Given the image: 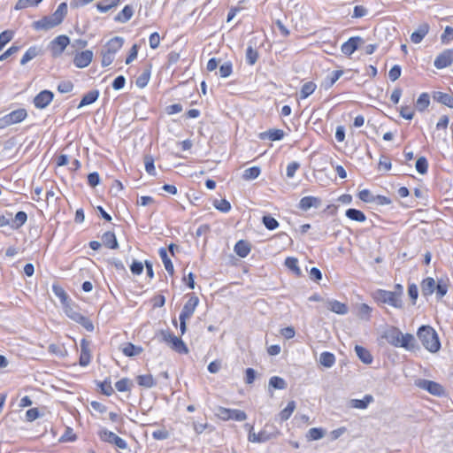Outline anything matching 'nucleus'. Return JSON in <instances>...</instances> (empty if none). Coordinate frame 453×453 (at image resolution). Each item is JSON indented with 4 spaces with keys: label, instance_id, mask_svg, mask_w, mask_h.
<instances>
[{
    "label": "nucleus",
    "instance_id": "nucleus-26",
    "mask_svg": "<svg viewBox=\"0 0 453 453\" xmlns=\"http://www.w3.org/2000/svg\"><path fill=\"white\" fill-rule=\"evenodd\" d=\"M133 14H134L133 7L130 5H126L123 8V10L115 16L114 20L116 22L126 23L128 20H130Z\"/></svg>",
    "mask_w": 453,
    "mask_h": 453
},
{
    "label": "nucleus",
    "instance_id": "nucleus-11",
    "mask_svg": "<svg viewBox=\"0 0 453 453\" xmlns=\"http://www.w3.org/2000/svg\"><path fill=\"white\" fill-rule=\"evenodd\" d=\"M363 42L364 40L360 36L350 37L347 42H345L342 45L341 50L344 55L350 56L358 49L359 45Z\"/></svg>",
    "mask_w": 453,
    "mask_h": 453
},
{
    "label": "nucleus",
    "instance_id": "nucleus-24",
    "mask_svg": "<svg viewBox=\"0 0 453 453\" xmlns=\"http://www.w3.org/2000/svg\"><path fill=\"white\" fill-rule=\"evenodd\" d=\"M399 347L404 348L408 350L415 349V338L411 334L401 333Z\"/></svg>",
    "mask_w": 453,
    "mask_h": 453
},
{
    "label": "nucleus",
    "instance_id": "nucleus-8",
    "mask_svg": "<svg viewBox=\"0 0 453 453\" xmlns=\"http://www.w3.org/2000/svg\"><path fill=\"white\" fill-rule=\"evenodd\" d=\"M54 94L50 90H42L34 98V104L37 109L46 108L53 100Z\"/></svg>",
    "mask_w": 453,
    "mask_h": 453
},
{
    "label": "nucleus",
    "instance_id": "nucleus-46",
    "mask_svg": "<svg viewBox=\"0 0 453 453\" xmlns=\"http://www.w3.org/2000/svg\"><path fill=\"white\" fill-rule=\"evenodd\" d=\"M285 265L291 270L296 275L300 276L301 275V270L298 266V260L297 258L288 257L285 260Z\"/></svg>",
    "mask_w": 453,
    "mask_h": 453
},
{
    "label": "nucleus",
    "instance_id": "nucleus-13",
    "mask_svg": "<svg viewBox=\"0 0 453 453\" xmlns=\"http://www.w3.org/2000/svg\"><path fill=\"white\" fill-rule=\"evenodd\" d=\"M58 26V23L54 20L52 16H44L42 19L36 20L33 23V27L35 30H50L55 27Z\"/></svg>",
    "mask_w": 453,
    "mask_h": 453
},
{
    "label": "nucleus",
    "instance_id": "nucleus-63",
    "mask_svg": "<svg viewBox=\"0 0 453 453\" xmlns=\"http://www.w3.org/2000/svg\"><path fill=\"white\" fill-rule=\"evenodd\" d=\"M372 308L366 303H361L358 307V316L365 320H369L371 317Z\"/></svg>",
    "mask_w": 453,
    "mask_h": 453
},
{
    "label": "nucleus",
    "instance_id": "nucleus-15",
    "mask_svg": "<svg viewBox=\"0 0 453 453\" xmlns=\"http://www.w3.org/2000/svg\"><path fill=\"white\" fill-rule=\"evenodd\" d=\"M90 357L89 342L82 339L81 342L80 365L81 366H87L90 362Z\"/></svg>",
    "mask_w": 453,
    "mask_h": 453
},
{
    "label": "nucleus",
    "instance_id": "nucleus-47",
    "mask_svg": "<svg viewBox=\"0 0 453 453\" xmlns=\"http://www.w3.org/2000/svg\"><path fill=\"white\" fill-rule=\"evenodd\" d=\"M261 173V170L258 166H252L246 169L242 174V178L245 180H251L257 179Z\"/></svg>",
    "mask_w": 453,
    "mask_h": 453
},
{
    "label": "nucleus",
    "instance_id": "nucleus-10",
    "mask_svg": "<svg viewBox=\"0 0 453 453\" xmlns=\"http://www.w3.org/2000/svg\"><path fill=\"white\" fill-rule=\"evenodd\" d=\"M70 40L67 35H62L57 36L50 42V49L53 56H59L65 50L66 46L69 44Z\"/></svg>",
    "mask_w": 453,
    "mask_h": 453
},
{
    "label": "nucleus",
    "instance_id": "nucleus-41",
    "mask_svg": "<svg viewBox=\"0 0 453 453\" xmlns=\"http://www.w3.org/2000/svg\"><path fill=\"white\" fill-rule=\"evenodd\" d=\"M430 104V96L427 93H422L419 95L417 102L416 108L419 111H424Z\"/></svg>",
    "mask_w": 453,
    "mask_h": 453
},
{
    "label": "nucleus",
    "instance_id": "nucleus-49",
    "mask_svg": "<svg viewBox=\"0 0 453 453\" xmlns=\"http://www.w3.org/2000/svg\"><path fill=\"white\" fill-rule=\"evenodd\" d=\"M325 436V430L322 428L312 427L307 433V439L309 441H316Z\"/></svg>",
    "mask_w": 453,
    "mask_h": 453
},
{
    "label": "nucleus",
    "instance_id": "nucleus-17",
    "mask_svg": "<svg viewBox=\"0 0 453 453\" xmlns=\"http://www.w3.org/2000/svg\"><path fill=\"white\" fill-rule=\"evenodd\" d=\"M433 98L434 101L453 109V96L448 93L435 91L433 94Z\"/></svg>",
    "mask_w": 453,
    "mask_h": 453
},
{
    "label": "nucleus",
    "instance_id": "nucleus-23",
    "mask_svg": "<svg viewBox=\"0 0 453 453\" xmlns=\"http://www.w3.org/2000/svg\"><path fill=\"white\" fill-rule=\"evenodd\" d=\"M355 352L357 354V356L358 357V358L365 365H370L372 364V354L370 353V351L368 349H366L365 348L360 346V345H356L355 346Z\"/></svg>",
    "mask_w": 453,
    "mask_h": 453
},
{
    "label": "nucleus",
    "instance_id": "nucleus-53",
    "mask_svg": "<svg viewBox=\"0 0 453 453\" xmlns=\"http://www.w3.org/2000/svg\"><path fill=\"white\" fill-rule=\"evenodd\" d=\"M75 322L81 325L88 332H93L95 329L93 322L82 314H80Z\"/></svg>",
    "mask_w": 453,
    "mask_h": 453
},
{
    "label": "nucleus",
    "instance_id": "nucleus-34",
    "mask_svg": "<svg viewBox=\"0 0 453 453\" xmlns=\"http://www.w3.org/2000/svg\"><path fill=\"white\" fill-rule=\"evenodd\" d=\"M67 14V4L66 3H61L57 10L51 15L58 25L61 24L65 15Z\"/></svg>",
    "mask_w": 453,
    "mask_h": 453
},
{
    "label": "nucleus",
    "instance_id": "nucleus-5",
    "mask_svg": "<svg viewBox=\"0 0 453 453\" xmlns=\"http://www.w3.org/2000/svg\"><path fill=\"white\" fill-rule=\"evenodd\" d=\"M99 437L102 441L114 444L119 449H126L127 448V444L125 440L107 429H102L99 432Z\"/></svg>",
    "mask_w": 453,
    "mask_h": 453
},
{
    "label": "nucleus",
    "instance_id": "nucleus-6",
    "mask_svg": "<svg viewBox=\"0 0 453 453\" xmlns=\"http://www.w3.org/2000/svg\"><path fill=\"white\" fill-rule=\"evenodd\" d=\"M453 63V49H447L440 53L434 59V65L437 69H443Z\"/></svg>",
    "mask_w": 453,
    "mask_h": 453
},
{
    "label": "nucleus",
    "instance_id": "nucleus-27",
    "mask_svg": "<svg viewBox=\"0 0 453 453\" xmlns=\"http://www.w3.org/2000/svg\"><path fill=\"white\" fill-rule=\"evenodd\" d=\"M7 116H8V119H9L11 124L13 125V124H17V123L23 121L27 118V112L25 109L20 108V109L12 111L9 114H7Z\"/></svg>",
    "mask_w": 453,
    "mask_h": 453
},
{
    "label": "nucleus",
    "instance_id": "nucleus-12",
    "mask_svg": "<svg viewBox=\"0 0 453 453\" xmlns=\"http://www.w3.org/2000/svg\"><path fill=\"white\" fill-rule=\"evenodd\" d=\"M93 58V52L91 50H84L78 54L73 58V64L79 68H84L88 66Z\"/></svg>",
    "mask_w": 453,
    "mask_h": 453
},
{
    "label": "nucleus",
    "instance_id": "nucleus-31",
    "mask_svg": "<svg viewBox=\"0 0 453 453\" xmlns=\"http://www.w3.org/2000/svg\"><path fill=\"white\" fill-rule=\"evenodd\" d=\"M158 254L162 259V262L164 264V266H165L166 272L170 275H173L174 273V268H173V265L171 259L169 258V257L167 255L166 250L165 248H160L158 250Z\"/></svg>",
    "mask_w": 453,
    "mask_h": 453
},
{
    "label": "nucleus",
    "instance_id": "nucleus-43",
    "mask_svg": "<svg viewBox=\"0 0 453 453\" xmlns=\"http://www.w3.org/2000/svg\"><path fill=\"white\" fill-rule=\"evenodd\" d=\"M436 296L438 299L442 298L448 292V282L443 279H440L437 280L435 285Z\"/></svg>",
    "mask_w": 453,
    "mask_h": 453
},
{
    "label": "nucleus",
    "instance_id": "nucleus-30",
    "mask_svg": "<svg viewBox=\"0 0 453 453\" xmlns=\"http://www.w3.org/2000/svg\"><path fill=\"white\" fill-rule=\"evenodd\" d=\"M27 220V215L25 211H18L15 217L12 218L11 228L13 230H17L20 228Z\"/></svg>",
    "mask_w": 453,
    "mask_h": 453
},
{
    "label": "nucleus",
    "instance_id": "nucleus-2",
    "mask_svg": "<svg viewBox=\"0 0 453 453\" xmlns=\"http://www.w3.org/2000/svg\"><path fill=\"white\" fill-rule=\"evenodd\" d=\"M374 300L379 303H386L395 309H403V299H399L392 291L377 289L373 293Z\"/></svg>",
    "mask_w": 453,
    "mask_h": 453
},
{
    "label": "nucleus",
    "instance_id": "nucleus-35",
    "mask_svg": "<svg viewBox=\"0 0 453 453\" xmlns=\"http://www.w3.org/2000/svg\"><path fill=\"white\" fill-rule=\"evenodd\" d=\"M63 310L65 313V315L71 319L72 320L75 321L76 319L80 316V312L77 310V306L72 302H68V303H65L63 305Z\"/></svg>",
    "mask_w": 453,
    "mask_h": 453
},
{
    "label": "nucleus",
    "instance_id": "nucleus-9",
    "mask_svg": "<svg viewBox=\"0 0 453 453\" xmlns=\"http://www.w3.org/2000/svg\"><path fill=\"white\" fill-rule=\"evenodd\" d=\"M199 303V299L194 294L190 295L188 300L185 303L180 313V317L189 319L194 314L196 308Z\"/></svg>",
    "mask_w": 453,
    "mask_h": 453
},
{
    "label": "nucleus",
    "instance_id": "nucleus-33",
    "mask_svg": "<svg viewBox=\"0 0 453 453\" xmlns=\"http://www.w3.org/2000/svg\"><path fill=\"white\" fill-rule=\"evenodd\" d=\"M345 215L348 219L357 222H365L366 219V216L363 211L354 208L348 209L345 211Z\"/></svg>",
    "mask_w": 453,
    "mask_h": 453
},
{
    "label": "nucleus",
    "instance_id": "nucleus-58",
    "mask_svg": "<svg viewBox=\"0 0 453 453\" xmlns=\"http://www.w3.org/2000/svg\"><path fill=\"white\" fill-rule=\"evenodd\" d=\"M258 58V52L252 48V46H249L246 50V61L249 65H253Z\"/></svg>",
    "mask_w": 453,
    "mask_h": 453
},
{
    "label": "nucleus",
    "instance_id": "nucleus-61",
    "mask_svg": "<svg viewBox=\"0 0 453 453\" xmlns=\"http://www.w3.org/2000/svg\"><path fill=\"white\" fill-rule=\"evenodd\" d=\"M132 383L129 379L123 378L115 383V388L119 392H126L130 390Z\"/></svg>",
    "mask_w": 453,
    "mask_h": 453
},
{
    "label": "nucleus",
    "instance_id": "nucleus-21",
    "mask_svg": "<svg viewBox=\"0 0 453 453\" xmlns=\"http://www.w3.org/2000/svg\"><path fill=\"white\" fill-rule=\"evenodd\" d=\"M260 139L270 141H280L284 137V131L281 129H269L259 134Z\"/></svg>",
    "mask_w": 453,
    "mask_h": 453
},
{
    "label": "nucleus",
    "instance_id": "nucleus-48",
    "mask_svg": "<svg viewBox=\"0 0 453 453\" xmlns=\"http://www.w3.org/2000/svg\"><path fill=\"white\" fill-rule=\"evenodd\" d=\"M269 387L275 389H285L287 388L286 380L279 376H273L269 380Z\"/></svg>",
    "mask_w": 453,
    "mask_h": 453
},
{
    "label": "nucleus",
    "instance_id": "nucleus-59",
    "mask_svg": "<svg viewBox=\"0 0 453 453\" xmlns=\"http://www.w3.org/2000/svg\"><path fill=\"white\" fill-rule=\"evenodd\" d=\"M214 207L221 212H228L231 210L230 203L226 199L215 200L213 202Z\"/></svg>",
    "mask_w": 453,
    "mask_h": 453
},
{
    "label": "nucleus",
    "instance_id": "nucleus-28",
    "mask_svg": "<svg viewBox=\"0 0 453 453\" xmlns=\"http://www.w3.org/2000/svg\"><path fill=\"white\" fill-rule=\"evenodd\" d=\"M98 96H99L98 90L94 89V90L88 91L82 96V98L78 105V108H81L83 106H86V105L95 103L97 100Z\"/></svg>",
    "mask_w": 453,
    "mask_h": 453
},
{
    "label": "nucleus",
    "instance_id": "nucleus-40",
    "mask_svg": "<svg viewBox=\"0 0 453 453\" xmlns=\"http://www.w3.org/2000/svg\"><path fill=\"white\" fill-rule=\"evenodd\" d=\"M40 51H41L40 49L35 46L30 47L23 55L22 58L20 60V64L22 65H26L27 62H29L30 60H32L35 57H37L39 55Z\"/></svg>",
    "mask_w": 453,
    "mask_h": 453
},
{
    "label": "nucleus",
    "instance_id": "nucleus-14",
    "mask_svg": "<svg viewBox=\"0 0 453 453\" xmlns=\"http://www.w3.org/2000/svg\"><path fill=\"white\" fill-rule=\"evenodd\" d=\"M321 205V199L316 196H304L299 202V209L307 211L311 208H319Z\"/></svg>",
    "mask_w": 453,
    "mask_h": 453
},
{
    "label": "nucleus",
    "instance_id": "nucleus-1",
    "mask_svg": "<svg viewBox=\"0 0 453 453\" xmlns=\"http://www.w3.org/2000/svg\"><path fill=\"white\" fill-rule=\"evenodd\" d=\"M422 345L430 352L435 353L441 349V342L436 331L430 326H421L417 333Z\"/></svg>",
    "mask_w": 453,
    "mask_h": 453
},
{
    "label": "nucleus",
    "instance_id": "nucleus-19",
    "mask_svg": "<svg viewBox=\"0 0 453 453\" xmlns=\"http://www.w3.org/2000/svg\"><path fill=\"white\" fill-rule=\"evenodd\" d=\"M374 401V398L372 395H365L363 399H352L350 400L349 406L351 408L364 410L368 407V405Z\"/></svg>",
    "mask_w": 453,
    "mask_h": 453
},
{
    "label": "nucleus",
    "instance_id": "nucleus-55",
    "mask_svg": "<svg viewBox=\"0 0 453 453\" xmlns=\"http://www.w3.org/2000/svg\"><path fill=\"white\" fill-rule=\"evenodd\" d=\"M416 170L420 174H426L428 170V162L425 157H420L417 159L415 165Z\"/></svg>",
    "mask_w": 453,
    "mask_h": 453
},
{
    "label": "nucleus",
    "instance_id": "nucleus-50",
    "mask_svg": "<svg viewBox=\"0 0 453 453\" xmlns=\"http://www.w3.org/2000/svg\"><path fill=\"white\" fill-rule=\"evenodd\" d=\"M97 386L100 388L102 394L106 396H110L114 393L110 379H105L104 381L97 382Z\"/></svg>",
    "mask_w": 453,
    "mask_h": 453
},
{
    "label": "nucleus",
    "instance_id": "nucleus-38",
    "mask_svg": "<svg viewBox=\"0 0 453 453\" xmlns=\"http://www.w3.org/2000/svg\"><path fill=\"white\" fill-rule=\"evenodd\" d=\"M317 86L312 81L305 82L300 90L299 98L306 99L309 96H311L316 89Z\"/></svg>",
    "mask_w": 453,
    "mask_h": 453
},
{
    "label": "nucleus",
    "instance_id": "nucleus-22",
    "mask_svg": "<svg viewBox=\"0 0 453 453\" xmlns=\"http://www.w3.org/2000/svg\"><path fill=\"white\" fill-rule=\"evenodd\" d=\"M123 44L124 39L120 36H115L107 42L105 50L115 55L122 48Z\"/></svg>",
    "mask_w": 453,
    "mask_h": 453
},
{
    "label": "nucleus",
    "instance_id": "nucleus-36",
    "mask_svg": "<svg viewBox=\"0 0 453 453\" xmlns=\"http://www.w3.org/2000/svg\"><path fill=\"white\" fill-rule=\"evenodd\" d=\"M52 291L54 295L59 298L62 306L65 305V303H68V302L71 301L65 289L58 284L52 285Z\"/></svg>",
    "mask_w": 453,
    "mask_h": 453
},
{
    "label": "nucleus",
    "instance_id": "nucleus-3",
    "mask_svg": "<svg viewBox=\"0 0 453 453\" xmlns=\"http://www.w3.org/2000/svg\"><path fill=\"white\" fill-rule=\"evenodd\" d=\"M161 334L163 336V340L165 342L171 344V348L174 351H176L180 354H187L188 352V347L186 346V344L180 338L173 335V334L169 333L168 331H162Z\"/></svg>",
    "mask_w": 453,
    "mask_h": 453
},
{
    "label": "nucleus",
    "instance_id": "nucleus-39",
    "mask_svg": "<svg viewBox=\"0 0 453 453\" xmlns=\"http://www.w3.org/2000/svg\"><path fill=\"white\" fill-rule=\"evenodd\" d=\"M137 383L139 386L150 388L156 385V381L151 374L139 375L137 377Z\"/></svg>",
    "mask_w": 453,
    "mask_h": 453
},
{
    "label": "nucleus",
    "instance_id": "nucleus-7",
    "mask_svg": "<svg viewBox=\"0 0 453 453\" xmlns=\"http://www.w3.org/2000/svg\"><path fill=\"white\" fill-rule=\"evenodd\" d=\"M401 331L395 326H388L382 333L381 337L390 345L398 348L400 342Z\"/></svg>",
    "mask_w": 453,
    "mask_h": 453
},
{
    "label": "nucleus",
    "instance_id": "nucleus-20",
    "mask_svg": "<svg viewBox=\"0 0 453 453\" xmlns=\"http://www.w3.org/2000/svg\"><path fill=\"white\" fill-rule=\"evenodd\" d=\"M436 281L432 277L424 279L421 282V293L424 296H431L435 290Z\"/></svg>",
    "mask_w": 453,
    "mask_h": 453
},
{
    "label": "nucleus",
    "instance_id": "nucleus-44",
    "mask_svg": "<svg viewBox=\"0 0 453 453\" xmlns=\"http://www.w3.org/2000/svg\"><path fill=\"white\" fill-rule=\"evenodd\" d=\"M295 409H296V402L295 401L288 402L287 407L285 409H283L279 413L280 419L281 421L288 420L291 417V415L294 412Z\"/></svg>",
    "mask_w": 453,
    "mask_h": 453
},
{
    "label": "nucleus",
    "instance_id": "nucleus-32",
    "mask_svg": "<svg viewBox=\"0 0 453 453\" xmlns=\"http://www.w3.org/2000/svg\"><path fill=\"white\" fill-rule=\"evenodd\" d=\"M122 352L126 357H135L142 352V348L127 342L122 347Z\"/></svg>",
    "mask_w": 453,
    "mask_h": 453
},
{
    "label": "nucleus",
    "instance_id": "nucleus-52",
    "mask_svg": "<svg viewBox=\"0 0 453 453\" xmlns=\"http://www.w3.org/2000/svg\"><path fill=\"white\" fill-rule=\"evenodd\" d=\"M14 32L12 30H4L0 34V51L12 40Z\"/></svg>",
    "mask_w": 453,
    "mask_h": 453
},
{
    "label": "nucleus",
    "instance_id": "nucleus-42",
    "mask_svg": "<svg viewBox=\"0 0 453 453\" xmlns=\"http://www.w3.org/2000/svg\"><path fill=\"white\" fill-rule=\"evenodd\" d=\"M343 74L342 70L333 71L325 80L324 86L326 88H331Z\"/></svg>",
    "mask_w": 453,
    "mask_h": 453
},
{
    "label": "nucleus",
    "instance_id": "nucleus-56",
    "mask_svg": "<svg viewBox=\"0 0 453 453\" xmlns=\"http://www.w3.org/2000/svg\"><path fill=\"white\" fill-rule=\"evenodd\" d=\"M42 0H19L14 9L15 10H22L26 9L29 6H37Z\"/></svg>",
    "mask_w": 453,
    "mask_h": 453
},
{
    "label": "nucleus",
    "instance_id": "nucleus-62",
    "mask_svg": "<svg viewBox=\"0 0 453 453\" xmlns=\"http://www.w3.org/2000/svg\"><path fill=\"white\" fill-rule=\"evenodd\" d=\"M230 420L241 422L247 419V414L242 410L230 409Z\"/></svg>",
    "mask_w": 453,
    "mask_h": 453
},
{
    "label": "nucleus",
    "instance_id": "nucleus-60",
    "mask_svg": "<svg viewBox=\"0 0 453 453\" xmlns=\"http://www.w3.org/2000/svg\"><path fill=\"white\" fill-rule=\"evenodd\" d=\"M144 165L146 172L150 175H156V169L154 165V158L151 155H146L144 157Z\"/></svg>",
    "mask_w": 453,
    "mask_h": 453
},
{
    "label": "nucleus",
    "instance_id": "nucleus-29",
    "mask_svg": "<svg viewBox=\"0 0 453 453\" xmlns=\"http://www.w3.org/2000/svg\"><path fill=\"white\" fill-rule=\"evenodd\" d=\"M234 251L239 257H246L250 252V244L244 240H240L234 245Z\"/></svg>",
    "mask_w": 453,
    "mask_h": 453
},
{
    "label": "nucleus",
    "instance_id": "nucleus-37",
    "mask_svg": "<svg viewBox=\"0 0 453 453\" xmlns=\"http://www.w3.org/2000/svg\"><path fill=\"white\" fill-rule=\"evenodd\" d=\"M319 363L321 365H323L326 368H330L335 363V357L331 352H328V351L322 352L319 356Z\"/></svg>",
    "mask_w": 453,
    "mask_h": 453
},
{
    "label": "nucleus",
    "instance_id": "nucleus-54",
    "mask_svg": "<svg viewBox=\"0 0 453 453\" xmlns=\"http://www.w3.org/2000/svg\"><path fill=\"white\" fill-rule=\"evenodd\" d=\"M215 416L223 421L230 420V409L218 406L215 409Z\"/></svg>",
    "mask_w": 453,
    "mask_h": 453
},
{
    "label": "nucleus",
    "instance_id": "nucleus-4",
    "mask_svg": "<svg viewBox=\"0 0 453 453\" xmlns=\"http://www.w3.org/2000/svg\"><path fill=\"white\" fill-rule=\"evenodd\" d=\"M415 385L435 396H441L444 394L443 387L433 380L419 379L416 380Z\"/></svg>",
    "mask_w": 453,
    "mask_h": 453
},
{
    "label": "nucleus",
    "instance_id": "nucleus-16",
    "mask_svg": "<svg viewBox=\"0 0 453 453\" xmlns=\"http://www.w3.org/2000/svg\"><path fill=\"white\" fill-rule=\"evenodd\" d=\"M326 307L331 311L340 315H345L349 311L348 306L337 300H327Z\"/></svg>",
    "mask_w": 453,
    "mask_h": 453
},
{
    "label": "nucleus",
    "instance_id": "nucleus-45",
    "mask_svg": "<svg viewBox=\"0 0 453 453\" xmlns=\"http://www.w3.org/2000/svg\"><path fill=\"white\" fill-rule=\"evenodd\" d=\"M265 426L263 430H261L258 434V437L260 439V442H265L271 439L276 438L280 434V431L274 429L273 432H269Z\"/></svg>",
    "mask_w": 453,
    "mask_h": 453
},
{
    "label": "nucleus",
    "instance_id": "nucleus-64",
    "mask_svg": "<svg viewBox=\"0 0 453 453\" xmlns=\"http://www.w3.org/2000/svg\"><path fill=\"white\" fill-rule=\"evenodd\" d=\"M233 72V65L232 63L227 61L222 64L219 67V75L222 78H226L231 75Z\"/></svg>",
    "mask_w": 453,
    "mask_h": 453
},
{
    "label": "nucleus",
    "instance_id": "nucleus-25",
    "mask_svg": "<svg viewBox=\"0 0 453 453\" xmlns=\"http://www.w3.org/2000/svg\"><path fill=\"white\" fill-rule=\"evenodd\" d=\"M102 242L104 245L109 249H117L119 247V243L116 238V235L113 232L107 231L102 236Z\"/></svg>",
    "mask_w": 453,
    "mask_h": 453
},
{
    "label": "nucleus",
    "instance_id": "nucleus-51",
    "mask_svg": "<svg viewBox=\"0 0 453 453\" xmlns=\"http://www.w3.org/2000/svg\"><path fill=\"white\" fill-rule=\"evenodd\" d=\"M150 78V70L146 69L142 72V73L136 79L135 84L138 88H144L149 83Z\"/></svg>",
    "mask_w": 453,
    "mask_h": 453
},
{
    "label": "nucleus",
    "instance_id": "nucleus-57",
    "mask_svg": "<svg viewBox=\"0 0 453 453\" xmlns=\"http://www.w3.org/2000/svg\"><path fill=\"white\" fill-rule=\"evenodd\" d=\"M262 222L268 230H274L279 226L278 221L270 215L263 216Z\"/></svg>",
    "mask_w": 453,
    "mask_h": 453
},
{
    "label": "nucleus",
    "instance_id": "nucleus-18",
    "mask_svg": "<svg viewBox=\"0 0 453 453\" xmlns=\"http://www.w3.org/2000/svg\"><path fill=\"white\" fill-rule=\"evenodd\" d=\"M429 26L426 23L421 24L418 28L411 35V41L413 43H419L428 34Z\"/></svg>",
    "mask_w": 453,
    "mask_h": 453
}]
</instances>
